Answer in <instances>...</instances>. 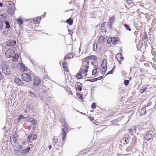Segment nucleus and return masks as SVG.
Instances as JSON below:
<instances>
[{
    "instance_id": "obj_1",
    "label": "nucleus",
    "mask_w": 156,
    "mask_h": 156,
    "mask_svg": "<svg viewBox=\"0 0 156 156\" xmlns=\"http://www.w3.org/2000/svg\"><path fill=\"white\" fill-rule=\"evenodd\" d=\"M62 131L60 136H61L63 140L62 143L61 141L58 143V139L55 136H54V137L53 138V142L52 144L55 146V147L56 148V149H60V148H62L63 144L66 140V135L69 130L68 125L65 120L62 122Z\"/></svg>"
},
{
    "instance_id": "obj_2",
    "label": "nucleus",
    "mask_w": 156,
    "mask_h": 156,
    "mask_svg": "<svg viewBox=\"0 0 156 156\" xmlns=\"http://www.w3.org/2000/svg\"><path fill=\"white\" fill-rule=\"evenodd\" d=\"M0 67L2 69V72L5 75H9L10 74L11 69L6 61H4L2 62L0 65Z\"/></svg>"
},
{
    "instance_id": "obj_3",
    "label": "nucleus",
    "mask_w": 156,
    "mask_h": 156,
    "mask_svg": "<svg viewBox=\"0 0 156 156\" xmlns=\"http://www.w3.org/2000/svg\"><path fill=\"white\" fill-rule=\"evenodd\" d=\"M23 80L29 82L31 81V77L29 73H24L21 75Z\"/></svg>"
},
{
    "instance_id": "obj_4",
    "label": "nucleus",
    "mask_w": 156,
    "mask_h": 156,
    "mask_svg": "<svg viewBox=\"0 0 156 156\" xmlns=\"http://www.w3.org/2000/svg\"><path fill=\"white\" fill-rule=\"evenodd\" d=\"M15 54V51L12 49H8L5 52V55L7 58H12Z\"/></svg>"
},
{
    "instance_id": "obj_5",
    "label": "nucleus",
    "mask_w": 156,
    "mask_h": 156,
    "mask_svg": "<svg viewBox=\"0 0 156 156\" xmlns=\"http://www.w3.org/2000/svg\"><path fill=\"white\" fill-rule=\"evenodd\" d=\"M153 131H149L147 132L144 136V138L147 141L151 139L153 137Z\"/></svg>"
},
{
    "instance_id": "obj_6",
    "label": "nucleus",
    "mask_w": 156,
    "mask_h": 156,
    "mask_svg": "<svg viewBox=\"0 0 156 156\" xmlns=\"http://www.w3.org/2000/svg\"><path fill=\"white\" fill-rule=\"evenodd\" d=\"M15 83L19 86H22L23 82L18 77H16L14 79Z\"/></svg>"
},
{
    "instance_id": "obj_7",
    "label": "nucleus",
    "mask_w": 156,
    "mask_h": 156,
    "mask_svg": "<svg viewBox=\"0 0 156 156\" xmlns=\"http://www.w3.org/2000/svg\"><path fill=\"white\" fill-rule=\"evenodd\" d=\"M117 60L119 62V63L121 64V61L123 60L124 58L121 53L117 54L116 56Z\"/></svg>"
},
{
    "instance_id": "obj_8",
    "label": "nucleus",
    "mask_w": 156,
    "mask_h": 156,
    "mask_svg": "<svg viewBox=\"0 0 156 156\" xmlns=\"http://www.w3.org/2000/svg\"><path fill=\"white\" fill-rule=\"evenodd\" d=\"M115 17L113 16L111 17H110L108 21V25L109 26V27L111 28H111V26L112 23L114 22L115 20Z\"/></svg>"
},
{
    "instance_id": "obj_9",
    "label": "nucleus",
    "mask_w": 156,
    "mask_h": 156,
    "mask_svg": "<svg viewBox=\"0 0 156 156\" xmlns=\"http://www.w3.org/2000/svg\"><path fill=\"white\" fill-rule=\"evenodd\" d=\"M6 44L8 46H13L16 44V42L14 40H9L6 42Z\"/></svg>"
},
{
    "instance_id": "obj_10",
    "label": "nucleus",
    "mask_w": 156,
    "mask_h": 156,
    "mask_svg": "<svg viewBox=\"0 0 156 156\" xmlns=\"http://www.w3.org/2000/svg\"><path fill=\"white\" fill-rule=\"evenodd\" d=\"M41 83V80L38 77H35L34 79V85L35 86H37Z\"/></svg>"
},
{
    "instance_id": "obj_11",
    "label": "nucleus",
    "mask_w": 156,
    "mask_h": 156,
    "mask_svg": "<svg viewBox=\"0 0 156 156\" xmlns=\"http://www.w3.org/2000/svg\"><path fill=\"white\" fill-rule=\"evenodd\" d=\"M5 5L8 8L12 7H15L14 4L10 1H6L5 2Z\"/></svg>"
},
{
    "instance_id": "obj_12",
    "label": "nucleus",
    "mask_w": 156,
    "mask_h": 156,
    "mask_svg": "<svg viewBox=\"0 0 156 156\" xmlns=\"http://www.w3.org/2000/svg\"><path fill=\"white\" fill-rule=\"evenodd\" d=\"M15 10V7H9L7 10L8 13L10 15H13L14 14V12Z\"/></svg>"
},
{
    "instance_id": "obj_13",
    "label": "nucleus",
    "mask_w": 156,
    "mask_h": 156,
    "mask_svg": "<svg viewBox=\"0 0 156 156\" xmlns=\"http://www.w3.org/2000/svg\"><path fill=\"white\" fill-rule=\"evenodd\" d=\"M18 67L20 70L23 72L27 71L26 68L24 65L22 63H20V64L19 65Z\"/></svg>"
},
{
    "instance_id": "obj_14",
    "label": "nucleus",
    "mask_w": 156,
    "mask_h": 156,
    "mask_svg": "<svg viewBox=\"0 0 156 156\" xmlns=\"http://www.w3.org/2000/svg\"><path fill=\"white\" fill-rule=\"evenodd\" d=\"M146 113V111L145 107H143L139 111V113L140 115H145Z\"/></svg>"
},
{
    "instance_id": "obj_15",
    "label": "nucleus",
    "mask_w": 156,
    "mask_h": 156,
    "mask_svg": "<svg viewBox=\"0 0 156 156\" xmlns=\"http://www.w3.org/2000/svg\"><path fill=\"white\" fill-rule=\"evenodd\" d=\"M7 15L5 13L0 14V21L2 22L6 18Z\"/></svg>"
},
{
    "instance_id": "obj_16",
    "label": "nucleus",
    "mask_w": 156,
    "mask_h": 156,
    "mask_svg": "<svg viewBox=\"0 0 156 156\" xmlns=\"http://www.w3.org/2000/svg\"><path fill=\"white\" fill-rule=\"evenodd\" d=\"M44 82H49L51 81L50 78L47 75H45L42 79Z\"/></svg>"
},
{
    "instance_id": "obj_17",
    "label": "nucleus",
    "mask_w": 156,
    "mask_h": 156,
    "mask_svg": "<svg viewBox=\"0 0 156 156\" xmlns=\"http://www.w3.org/2000/svg\"><path fill=\"white\" fill-rule=\"evenodd\" d=\"M77 84L76 86V88L79 91H80L82 90L81 85L82 84L80 82L77 83Z\"/></svg>"
},
{
    "instance_id": "obj_18",
    "label": "nucleus",
    "mask_w": 156,
    "mask_h": 156,
    "mask_svg": "<svg viewBox=\"0 0 156 156\" xmlns=\"http://www.w3.org/2000/svg\"><path fill=\"white\" fill-rule=\"evenodd\" d=\"M107 66H101V73L104 74L106 72Z\"/></svg>"
},
{
    "instance_id": "obj_19",
    "label": "nucleus",
    "mask_w": 156,
    "mask_h": 156,
    "mask_svg": "<svg viewBox=\"0 0 156 156\" xmlns=\"http://www.w3.org/2000/svg\"><path fill=\"white\" fill-rule=\"evenodd\" d=\"M130 137L128 135L126 137L124 138L123 139L124 140L125 142L127 144H128L130 140Z\"/></svg>"
},
{
    "instance_id": "obj_20",
    "label": "nucleus",
    "mask_w": 156,
    "mask_h": 156,
    "mask_svg": "<svg viewBox=\"0 0 156 156\" xmlns=\"http://www.w3.org/2000/svg\"><path fill=\"white\" fill-rule=\"evenodd\" d=\"M144 43H147L148 41V37L145 31H144Z\"/></svg>"
},
{
    "instance_id": "obj_21",
    "label": "nucleus",
    "mask_w": 156,
    "mask_h": 156,
    "mask_svg": "<svg viewBox=\"0 0 156 156\" xmlns=\"http://www.w3.org/2000/svg\"><path fill=\"white\" fill-rule=\"evenodd\" d=\"M118 41V38L114 37L112 38V43L113 44H115Z\"/></svg>"
},
{
    "instance_id": "obj_22",
    "label": "nucleus",
    "mask_w": 156,
    "mask_h": 156,
    "mask_svg": "<svg viewBox=\"0 0 156 156\" xmlns=\"http://www.w3.org/2000/svg\"><path fill=\"white\" fill-rule=\"evenodd\" d=\"M13 58L12 59V61L13 62H15L17 61L18 58V54H15L14 56L12 57Z\"/></svg>"
},
{
    "instance_id": "obj_23",
    "label": "nucleus",
    "mask_w": 156,
    "mask_h": 156,
    "mask_svg": "<svg viewBox=\"0 0 156 156\" xmlns=\"http://www.w3.org/2000/svg\"><path fill=\"white\" fill-rule=\"evenodd\" d=\"M104 39V37L101 36L99 37V38L98 42L102 44L103 42Z\"/></svg>"
},
{
    "instance_id": "obj_24",
    "label": "nucleus",
    "mask_w": 156,
    "mask_h": 156,
    "mask_svg": "<svg viewBox=\"0 0 156 156\" xmlns=\"http://www.w3.org/2000/svg\"><path fill=\"white\" fill-rule=\"evenodd\" d=\"M17 23L20 26L23 23V21L21 18H20L16 20Z\"/></svg>"
},
{
    "instance_id": "obj_25",
    "label": "nucleus",
    "mask_w": 156,
    "mask_h": 156,
    "mask_svg": "<svg viewBox=\"0 0 156 156\" xmlns=\"http://www.w3.org/2000/svg\"><path fill=\"white\" fill-rule=\"evenodd\" d=\"M123 25L126 30L129 31H131V29L130 28V27L128 25L126 24H124Z\"/></svg>"
},
{
    "instance_id": "obj_26",
    "label": "nucleus",
    "mask_w": 156,
    "mask_h": 156,
    "mask_svg": "<svg viewBox=\"0 0 156 156\" xmlns=\"http://www.w3.org/2000/svg\"><path fill=\"white\" fill-rule=\"evenodd\" d=\"M41 19V17H37L35 18H34L33 20L34 22H36L37 23H38L40 21Z\"/></svg>"
},
{
    "instance_id": "obj_27",
    "label": "nucleus",
    "mask_w": 156,
    "mask_h": 156,
    "mask_svg": "<svg viewBox=\"0 0 156 156\" xmlns=\"http://www.w3.org/2000/svg\"><path fill=\"white\" fill-rule=\"evenodd\" d=\"M4 22L5 23V24L6 25V28L8 29H9L11 28L10 26L9 22L8 21H5Z\"/></svg>"
},
{
    "instance_id": "obj_28",
    "label": "nucleus",
    "mask_w": 156,
    "mask_h": 156,
    "mask_svg": "<svg viewBox=\"0 0 156 156\" xmlns=\"http://www.w3.org/2000/svg\"><path fill=\"white\" fill-rule=\"evenodd\" d=\"M107 61L105 59H103L101 66H107Z\"/></svg>"
},
{
    "instance_id": "obj_29",
    "label": "nucleus",
    "mask_w": 156,
    "mask_h": 156,
    "mask_svg": "<svg viewBox=\"0 0 156 156\" xmlns=\"http://www.w3.org/2000/svg\"><path fill=\"white\" fill-rule=\"evenodd\" d=\"M66 22L69 25H72L73 23V20H72L71 18L68 19L66 20Z\"/></svg>"
},
{
    "instance_id": "obj_30",
    "label": "nucleus",
    "mask_w": 156,
    "mask_h": 156,
    "mask_svg": "<svg viewBox=\"0 0 156 156\" xmlns=\"http://www.w3.org/2000/svg\"><path fill=\"white\" fill-rule=\"evenodd\" d=\"M30 119H32L31 121V122H32V125H37V122L35 120L32 118H30Z\"/></svg>"
},
{
    "instance_id": "obj_31",
    "label": "nucleus",
    "mask_w": 156,
    "mask_h": 156,
    "mask_svg": "<svg viewBox=\"0 0 156 156\" xmlns=\"http://www.w3.org/2000/svg\"><path fill=\"white\" fill-rule=\"evenodd\" d=\"M77 96L81 100H83V97L82 95L80 93H77Z\"/></svg>"
},
{
    "instance_id": "obj_32",
    "label": "nucleus",
    "mask_w": 156,
    "mask_h": 156,
    "mask_svg": "<svg viewBox=\"0 0 156 156\" xmlns=\"http://www.w3.org/2000/svg\"><path fill=\"white\" fill-rule=\"evenodd\" d=\"M146 88L145 87H142V88L140 90V93H143L145 92Z\"/></svg>"
},
{
    "instance_id": "obj_33",
    "label": "nucleus",
    "mask_w": 156,
    "mask_h": 156,
    "mask_svg": "<svg viewBox=\"0 0 156 156\" xmlns=\"http://www.w3.org/2000/svg\"><path fill=\"white\" fill-rule=\"evenodd\" d=\"M111 122L112 124L115 125L117 123L118 121L117 119H115L112 120Z\"/></svg>"
},
{
    "instance_id": "obj_34",
    "label": "nucleus",
    "mask_w": 156,
    "mask_h": 156,
    "mask_svg": "<svg viewBox=\"0 0 156 156\" xmlns=\"http://www.w3.org/2000/svg\"><path fill=\"white\" fill-rule=\"evenodd\" d=\"M103 78V76H100L98 78H94V82L97 81L98 80H100Z\"/></svg>"
},
{
    "instance_id": "obj_35",
    "label": "nucleus",
    "mask_w": 156,
    "mask_h": 156,
    "mask_svg": "<svg viewBox=\"0 0 156 156\" xmlns=\"http://www.w3.org/2000/svg\"><path fill=\"white\" fill-rule=\"evenodd\" d=\"M32 136V134H30L28 136L27 138V141L30 142Z\"/></svg>"
},
{
    "instance_id": "obj_36",
    "label": "nucleus",
    "mask_w": 156,
    "mask_h": 156,
    "mask_svg": "<svg viewBox=\"0 0 156 156\" xmlns=\"http://www.w3.org/2000/svg\"><path fill=\"white\" fill-rule=\"evenodd\" d=\"M2 34L4 35L5 37H7L9 36L8 34L7 31H4L2 32Z\"/></svg>"
},
{
    "instance_id": "obj_37",
    "label": "nucleus",
    "mask_w": 156,
    "mask_h": 156,
    "mask_svg": "<svg viewBox=\"0 0 156 156\" xmlns=\"http://www.w3.org/2000/svg\"><path fill=\"white\" fill-rule=\"evenodd\" d=\"M15 153L17 155H20L21 154V152L19 150H16L14 151Z\"/></svg>"
},
{
    "instance_id": "obj_38",
    "label": "nucleus",
    "mask_w": 156,
    "mask_h": 156,
    "mask_svg": "<svg viewBox=\"0 0 156 156\" xmlns=\"http://www.w3.org/2000/svg\"><path fill=\"white\" fill-rule=\"evenodd\" d=\"M20 115L22 116L23 119L27 118L28 116V115H27V114H25L24 113V114H22V115Z\"/></svg>"
},
{
    "instance_id": "obj_39",
    "label": "nucleus",
    "mask_w": 156,
    "mask_h": 156,
    "mask_svg": "<svg viewBox=\"0 0 156 156\" xmlns=\"http://www.w3.org/2000/svg\"><path fill=\"white\" fill-rule=\"evenodd\" d=\"M93 50L94 51H96V50L97 49V44L96 43L94 42V43L93 45Z\"/></svg>"
},
{
    "instance_id": "obj_40",
    "label": "nucleus",
    "mask_w": 156,
    "mask_h": 156,
    "mask_svg": "<svg viewBox=\"0 0 156 156\" xmlns=\"http://www.w3.org/2000/svg\"><path fill=\"white\" fill-rule=\"evenodd\" d=\"M76 77L78 79H81L82 78V76L80 73H78L76 75Z\"/></svg>"
},
{
    "instance_id": "obj_41",
    "label": "nucleus",
    "mask_w": 156,
    "mask_h": 156,
    "mask_svg": "<svg viewBox=\"0 0 156 156\" xmlns=\"http://www.w3.org/2000/svg\"><path fill=\"white\" fill-rule=\"evenodd\" d=\"M93 109H95L96 108V104L95 103H93L92 104L91 107Z\"/></svg>"
},
{
    "instance_id": "obj_42",
    "label": "nucleus",
    "mask_w": 156,
    "mask_h": 156,
    "mask_svg": "<svg viewBox=\"0 0 156 156\" xmlns=\"http://www.w3.org/2000/svg\"><path fill=\"white\" fill-rule=\"evenodd\" d=\"M90 59L94 60H97V58L96 57L95 55H91Z\"/></svg>"
},
{
    "instance_id": "obj_43",
    "label": "nucleus",
    "mask_w": 156,
    "mask_h": 156,
    "mask_svg": "<svg viewBox=\"0 0 156 156\" xmlns=\"http://www.w3.org/2000/svg\"><path fill=\"white\" fill-rule=\"evenodd\" d=\"M97 70L96 69H93L92 71V75H94L96 74L97 73Z\"/></svg>"
},
{
    "instance_id": "obj_44",
    "label": "nucleus",
    "mask_w": 156,
    "mask_h": 156,
    "mask_svg": "<svg viewBox=\"0 0 156 156\" xmlns=\"http://www.w3.org/2000/svg\"><path fill=\"white\" fill-rule=\"evenodd\" d=\"M129 83V81L128 80H125L124 81V84L125 85L127 86Z\"/></svg>"
},
{
    "instance_id": "obj_45",
    "label": "nucleus",
    "mask_w": 156,
    "mask_h": 156,
    "mask_svg": "<svg viewBox=\"0 0 156 156\" xmlns=\"http://www.w3.org/2000/svg\"><path fill=\"white\" fill-rule=\"evenodd\" d=\"M37 134H34L33 136V137H32V139L33 140H34L35 139H37Z\"/></svg>"
},
{
    "instance_id": "obj_46",
    "label": "nucleus",
    "mask_w": 156,
    "mask_h": 156,
    "mask_svg": "<svg viewBox=\"0 0 156 156\" xmlns=\"http://www.w3.org/2000/svg\"><path fill=\"white\" fill-rule=\"evenodd\" d=\"M30 149V147H28L27 148L25 149L24 150H23V151H25L26 152H27L29 151Z\"/></svg>"
},
{
    "instance_id": "obj_47",
    "label": "nucleus",
    "mask_w": 156,
    "mask_h": 156,
    "mask_svg": "<svg viewBox=\"0 0 156 156\" xmlns=\"http://www.w3.org/2000/svg\"><path fill=\"white\" fill-rule=\"evenodd\" d=\"M84 64V66L83 67L85 69H88L89 68L88 64H86L85 63Z\"/></svg>"
},
{
    "instance_id": "obj_48",
    "label": "nucleus",
    "mask_w": 156,
    "mask_h": 156,
    "mask_svg": "<svg viewBox=\"0 0 156 156\" xmlns=\"http://www.w3.org/2000/svg\"><path fill=\"white\" fill-rule=\"evenodd\" d=\"M112 38L111 37L109 38L107 40V42L108 43H110L112 42Z\"/></svg>"
},
{
    "instance_id": "obj_49",
    "label": "nucleus",
    "mask_w": 156,
    "mask_h": 156,
    "mask_svg": "<svg viewBox=\"0 0 156 156\" xmlns=\"http://www.w3.org/2000/svg\"><path fill=\"white\" fill-rule=\"evenodd\" d=\"M113 72H114V71L113 70V69H112L111 70H110V71H109L107 74L106 75H108V74H112L113 73Z\"/></svg>"
},
{
    "instance_id": "obj_50",
    "label": "nucleus",
    "mask_w": 156,
    "mask_h": 156,
    "mask_svg": "<svg viewBox=\"0 0 156 156\" xmlns=\"http://www.w3.org/2000/svg\"><path fill=\"white\" fill-rule=\"evenodd\" d=\"M4 78V77L3 76L1 72L0 71V80H2Z\"/></svg>"
},
{
    "instance_id": "obj_51",
    "label": "nucleus",
    "mask_w": 156,
    "mask_h": 156,
    "mask_svg": "<svg viewBox=\"0 0 156 156\" xmlns=\"http://www.w3.org/2000/svg\"><path fill=\"white\" fill-rule=\"evenodd\" d=\"M3 24L2 23H0V30L2 29Z\"/></svg>"
},
{
    "instance_id": "obj_52",
    "label": "nucleus",
    "mask_w": 156,
    "mask_h": 156,
    "mask_svg": "<svg viewBox=\"0 0 156 156\" xmlns=\"http://www.w3.org/2000/svg\"><path fill=\"white\" fill-rule=\"evenodd\" d=\"M132 129H133V132H136V126H133Z\"/></svg>"
},
{
    "instance_id": "obj_53",
    "label": "nucleus",
    "mask_w": 156,
    "mask_h": 156,
    "mask_svg": "<svg viewBox=\"0 0 156 156\" xmlns=\"http://www.w3.org/2000/svg\"><path fill=\"white\" fill-rule=\"evenodd\" d=\"M87 61V59H85V58H83L82 60L83 63V64H85V63L86 62V61Z\"/></svg>"
},
{
    "instance_id": "obj_54",
    "label": "nucleus",
    "mask_w": 156,
    "mask_h": 156,
    "mask_svg": "<svg viewBox=\"0 0 156 156\" xmlns=\"http://www.w3.org/2000/svg\"><path fill=\"white\" fill-rule=\"evenodd\" d=\"M86 81H90L91 82H94V79H91V80H86Z\"/></svg>"
},
{
    "instance_id": "obj_55",
    "label": "nucleus",
    "mask_w": 156,
    "mask_h": 156,
    "mask_svg": "<svg viewBox=\"0 0 156 156\" xmlns=\"http://www.w3.org/2000/svg\"><path fill=\"white\" fill-rule=\"evenodd\" d=\"M22 119L23 118H22V116H21L20 115L18 117V119L19 121L21 119Z\"/></svg>"
},
{
    "instance_id": "obj_56",
    "label": "nucleus",
    "mask_w": 156,
    "mask_h": 156,
    "mask_svg": "<svg viewBox=\"0 0 156 156\" xmlns=\"http://www.w3.org/2000/svg\"><path fill=\"white\" fill-rule=\"evenodd\" d=\"M91 58V55L88 56L86 57L85 58V59H87V60L89 59H90Z\"/></svg>"
},
{
    "instance_id": "obj_57",
    "label": "nucleus",
    "mask_w": 156,
    "mask_h": 156,
    "mask_svg": "<svg viewBox=\"0 0 156 156\" xmlns=\"http://www.w3.org/2000/svg\"><path fill=\"white\" fill-rule=\"evenodd\" d=\"M63 68H64L65 71H66V72H68L69 71L68 69V68H67V67H65Z\"/></svg>"
},
{
    "instance_id": "obj_58",
    "label": "nucleus",
    "mask_w": 156,
    "mask_h": 156,
    "mask_svg": "<svg viewBox=\"0 0 156 156\" xmlns=\"http://www.w3.org/2000/svg\"><path fill=\"white\" fill-rule=\"evenodd\" d=\"M62 66H63V68H64L65 67H67L66 66V63L65 62V63H62Z\"/></svg>"
},
{
    "instance_id": "obj_59",
    "label": "nucleus",
    "mask_w": 156,
    "mask_h": 156,
    "mask_svg": "<svg viewBox=\"0 0 156 156\" xmlns=\"http://www.w3.org/2000/svg\"><path fill=\"white\" fill-rule=\"evenodd\" d=\"M94 69H96L97 70L98 69V66L96 65H95L94 66Z\"/></svg>"
},
{
    "instance_id": "obj_60",
    "label": "nucleus",
    "mask_w": 156,
    "mask_h": 156,
    "mask_svg": "<svg viewBox=\"0 0 156 156\" xmlns=\"http://www.w3.org/2000/svg\"><path fill=\"white\" fill-rule=\"evenodd\" d=\"M68 31H69V34L72 36V35L73 34V32H72V30H69L68 29Z\"/></svg>"
},
{
    "instance_id": "obj_61",
    "label": "nucleus",
    "mask_w": 156,
    "mask_h": 156,
    "mask_svg": "<svg viewBox=\"0 0 156 156\" xmlns=\"http://www.w3.org/2000/svg\"><path fill=\"white\" fill-rule=\"evenodd\" d=\"M101 30L102 32H106V31L105 30L104 28H102V29H101Z\"/></svg>"
},
{
    "instance_id": "obj_62",
    "label": "nucleus",
    "mask_w": 156,
    "mask_h": 156,
    "mask_svg": "<svg viewBox=\"0 0 156 156\" xmlns=\"http://www.w3.org/2000/svg\"><path fill=\"white\" fill-rule=\"evenodd\" d=\"M104 23H102L101 26V29H102V28H104Z\"/></svg>"
},
{
    "instance_id": "obj_63",
    "label": "nucleus",
    "mask_w": 156,
    "mask_h": 156,
    "mask_svg": "<svg viewBox=\"0 0 156 156\" xmlns=\"http://www.w3.org/2000/svg\"><path fill=\"white\" fill-rule=\"evenodd\" d=\"M129 132L130 133H132L133 132V129H129Z\"/></svg>"
},
{
    "instance_id": "obj_64",
    "label": "nucleus",
    "mask_w": 156,
    "mask_h": 156,
    "mask_svg": "<svg viewBox=\"0 0 156 156\" xmlns=\"http://www.w3.org/2000/svg\"><path fill=\"white\" fill-rule=\"evenodd\" d=\"M83 69H80V71H79V73H82V72H83Z\"/></svg>"
}]
</instances>
